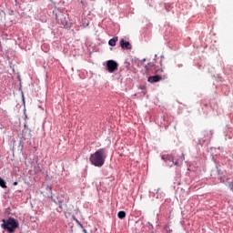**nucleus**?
Returning a JSON list of instances; mask_svg holds the SVG:
<instances>
[{
	"mask_svg": "<svg viewBox=\"0 0 233 233\" xmlns=\"http://www.w3.org/2000/svg\"><path fill=\"white\" fill-rule=\"evenodd\" d=\"M89 161L91 165H94V167H103V165H105V161H106V149H97L94 154L90 156Z\"/></svg>",
	"mask_w": 233,
	"mask_h": 233,
	"instance_id": "1",
	"label": "nucleus"
},
{
	"mask_svg": "<svg viewBox=\"0 0 233 233\" xmlns=\"http://www.w3.org/2000/svg\"><path fill=\"white\" fill-rule=\"evenodd\" d=\"M1 227L4 230H7L9 233L15 232V228H19V222L14 218L8 219H2Z\"/></svg>",
	"mask_w": 233,
	"mask_h": 233,
	"instance_id": "2",
	"label": "nucleus"
},
{
	"mask_svg": "<svg viewBox=\"0 0 233 233\" xmlns=\"http://www.w3.org/2000/svg\"><path fill=\"white\" fill-rule=\"evenodd\" d=\"M118 66H119V65L117 64V62H116L114 60H108L106 62V68L110 74L116 72V70H117Z\"/></svg>",
	"mask_w": 233,
	"mask_h": 233,
	"instance_id": "3",
	"label": "nucleus"
},
{
	"mask_svg": "<svg viewBox=\"0 0 233 233\" xmlns=\"http://www.w3.org/2000/svg\"><path fill=\"white\" fill-rule=\"evenodd\" d=\"M120 46L123 50H132V45H130V42H125V39L120 40Z\"/></svg>",
	"mask_w": 233,
	"mask_h": 233,
	"instance_id": "4",
	"label": "nucleus"
},
{
	"mask_svg": "<svg viewBox=\"0 0 233 233\" xmlns=\"http://www.w3.org/2000/svg\"><path fill=\"white\" fill-rule=\"evenodd\" d=\"M162 159L166 163H171L169 164V167H172L174 165V157H172V155H163Z\"/></svg>",
	"mask_w": 233,
	"mask_h": 233,
	"instance_id": "5",
	"label": "nucleus"
},
{
	"mask_svg": "<svg viewBox=\"0 0 233 233\" xmlns=\"http://www.w3.org/2000/svg\"><path fill=\"white\" fill-rule=\"evenodd\" d=\"M163 77L159 75L152 76L147 78L148 83H159V81H162Z\"/></svg>",
	"mask_w": 233,
	"mask_h": 233,
	"instance_id": "6",
	"label": "nucleus"
},
{
	"mask_svg": "<svg viewBox=\"0 0 233 233\" xmlns=\"http://www.w3.org/2000/svg\"><path fill=\"white\" fill-rule=\"evenodd\" d=\"M119 41V38L117 36H114L108 41L109 46H116V44Z\"/></svg>",
	"mask_w": 233,
	"mask_h": 233,
	"instance_id": "7",
	"label": "nucleus"
},
{
	"mask_svg": "<svg viewBox=\"0 0 233 233\" xmlns=\"http://www.w3.org/2000/svg\"><path fill=\"white\" fill-rule=\"evenodd\" d=\"M117 218L119 219H125V218H127V213L125 211H119L117 213Z\"/></svg>",
	"mask_w": 233,
	"mask_h": 233,
	"instance_id": "8",
	"label": "nucleus"
},
{
	"mask_svg": "<svg viewBox=\"0 0 233 233\" xmlns=\"http://www.w3.org/2000/svg\"><path fill=\"white\" fill-rule=\"evenodd\" d=\"M204 137L212 139V131H204Z\"/></svg>",
	"mask_w": 233,
	"mask_h": 233,
	"instance_id": "9",
	"label": "nucleus"
},
{
	"mask_svg": "<svg viewBox=\"0 0 233 233\" xmlns=\"http://www.w3.org/2000/svg\"><path fill=\"white\" fill-rule=\"evenodd\" d=\"M0 187L2 188H6V182L3 178L0 177Z\"/></svg>",
	"mask_w": 233,
	"mask_h": 233,
	"instance_id": "10",
	"label": "nucleus"
},
{
	"mask_svg": "<svg viewBox=\"0 0 233 233\" xmlns=\"http://www.w3.org/2000/svg\"><path fill=\"white\" fill-rule=\"evenodd\" d=\"M58 205H59V208H61V210H63V208H65V207H66V204H64L63 200H58Z\"/></svg>",
	"mask_w": 233,
	"mask_h": 233,
	"instance_id": "11",
	"label": "nucleus"
},
{
	"mask_svg": "<svg viewBox=\"0 0 233 233\" xmlns=\"http://www.w3.org/2000/svg\"><path fill=\"white\" fill-rule=\"evenodd\" d=\"M150 66H154V64H153L152 62H149V63L146 66L147 70H148V68H150Z\"/></svg>",
	"mask_w": 233,
	"mask_h": 233,
	"instance_id": "12",
	"label": "nucleus"
},
{
	"mask_svg": "<svg viewBox=\"0 0 233 233\" xmlns=\"http://www.w3.org/2000/svg\"><path fill=\"white\" fill-rule=\"evenodd\" d=\"M82 8H86V4L85 1H81Z\"/></svg>",
	"mask_w": 233,
	"mask_h": 233,
	"instance_id": "13",
	"label": "nucleus"
},
{
	"mask_svg": "<svg viewBox=\"0 0 233 233\" xmlns=\"http://www.w3.org/2000/svg\"><path fill=\"white\" fill-rule=\"evenodd\" d=\"M228 187H229L230 190H232V191H233V183H232V182H229Z\"/></svg>",
	"mask_w": 233,
	"mask_h": 233,
	"instance_id": "14",
	"label": "nucleus"
},
{
	"mask_svg": "<svg viewBox=\"0 0 233 233\" xmlns=\"http://www.w3.org/2000/svg\"><path fill=\"white\" fill-rule=\"evenodd\" d=\"M158 72H163V67H161V68L158 70Z\"/></svg>",
	"mask_w": 233,
	"mask_h": 233,
	"instance_id": "15",
	"label": "nucleus"
},
{
	"mask_svg": "<svg viewBox=\"0 0 233 233\" xmlns=\"http://www.w3.org/2000/svg\"><path fill=\"white\" fill-rule=\"evenodd\" d=\"M13 185L15 187L17 186V182H14Z\"/></svg>",
	"mask_w": 233,
	"mask_h": 233,
	"instance_id": "16",
	"label": "nucleus"
},
{
	"mask_svg": "<svg viewBox=\"0 0 233 233\" xmlns=\"http://www.w3.org/2000/svg\"><path fill=\"white\" fill-rule=\"evenodd\" d=\"M84 232L86 233V229H84Z\"/></svg>",
	"mask_w": 233,
	"mask_h": 233,
	"instance_id": "17",
	"label": "nucleus"
},
{
	"mask_svg": "<svg viewBox=\"0 0 233 233\" xmlns=\"http://www.w3.org/2000/svg\"><path fill=\"white\" fill-rule=\"evenodd\" d=\"M56 21H57V19H58L57 16H56Z\"/></svg>",
	"mask_w": 233,
	"mask_h": 233,
	"instance_id": "18",
	"label": "nucleus"
},
{
	"mask_svg": "<svg viewBox=\"0 0 233 233\" xmlns=\"http://www.w3.org/2000/svg\"><path fill=\"white\" fill-rule=\"evenodd\" d=\"M76 223H78V224H79V221H78V220H76Z\"/></svg>",
	"mask_w": 233,
	"mask_h": 233,
	"instance_id": "19",
	"label": "nucleus"
},
{
	"mask_svg": "<svg viewBox=\"0 0 233 233\" xmlns=\"http://www.w3.org/2000/svg\"><path fill=\"white\" fill-rule=\"evenodd\" d=\"M175 165H177V162H176Z\"/></svg>",
	"mask_w": 233,
	"mask_h": 233,
	"instance_id": "20",
	"label": "nucleus"
}]
</instances>
